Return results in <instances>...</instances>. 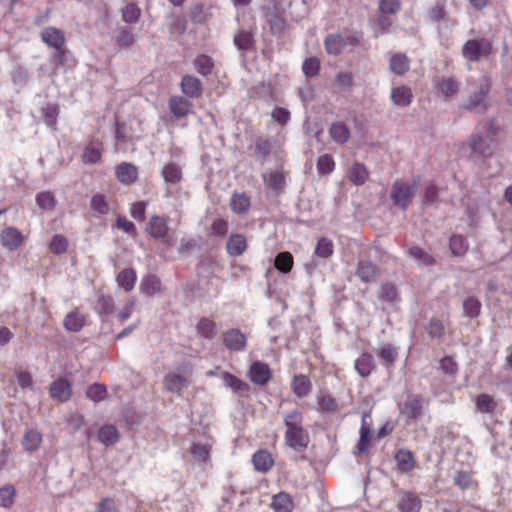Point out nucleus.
Listing matches in <instances>:
<instances>
[{
    "instance_id": "obj_61",
    "label": "nucleus",
    "mask_w": 512,
    "mask_h": 512,
    "mask_svg": "<svg viewBox=\"0 0 512 512\" xmlns=\"http://www.w3.org/2000/svg\"><path fill=\"white\" fill-rule=\"evenodd\" d=\"M49 247L53 253L62 254L66 252L68 248V241L64 236L56 234L55 236H53Z\"/></svg>"
},
{
    "instance_id": "obj_58",
    "label": "nucleus",
    "mask_w": 512,
    "mask_h": 512,
    "mask_svg": "<svg viewBox=\"0 0 512 512\" xmlns=\"http://www.w3.org/2000/svg\"><path fill=\"white\" fill-rule=\"evenodd\" d=\"M139 17L140 9L134 3H129L122 9V19L126 23H135Z\"/></svg>"
},
{
    "instance_id": "obj_50",
    "label": "nucleus",
    "mask_w": 512,
    "mask_h": 512,
    "mask_svg": "<svg viewBox=\"0 0 512 512\" xmlns=\"http://www.w3.org/2000/svg\"><path fill=\"white\" fill-rule=\"evenodd\" d=\"M275 267L282 273H288L293 266V257L289 252H281L275 258Z\"/></svg>"
},
{
    "instance_id": "obj_7",
    "label": "nucleus",
    "mask_w": 512,
    "mask_h": 512,
    "mask_svg": "<svg viewBox=\"0 0 512 512\" xmlns=\"http://www.w3.org/2000/svg\"><path fill=\"white\" fill-rule=\"evenodd\" d=\"M233 43L235 47L241 52L242 56H245L249 52L256 50V39L255 33L251 29H238L233 37Z\"/></svg>"
},
{
    "instance_id": "obj_29",
    "label": "nucleus",
    "mask_w": 512,
    "mask_h": 512,
    "mask_svg": "<svg viewBox=\"0 0 512 512\" xmlns=\"http://www.w3.org/2000/svg\"><path fill=\"white\" fill-rule=\"evenodd\" d=\"M376 368V364L372 354L363 353L356 361H355V369L362 377L369 376L372 371Z\"/></svg>"
},
{
    "instance_id": "obj_9",
    "label": "nucleus",
    "mask_w": 512,
    "mask_h": 512,
    "mask_svg": "<svg viewBox=\"0 0 512 512\" xmlns=\"http://www.w3.org/2000/svg\"><path fill=\"white\" fill-rule=\"evenodd\" d=\"M422 506L420 498L413 492L398 493L397 508L399 512H419Z\"/></svg>"
},
{
    "instance_id": "obj_8",
    "label": "nucleus",
    "mask_w": 512,
    "mask_h": 512,
    "mask_svg": "<svg viewBox=\"0 0 512 512\" xmlns=\"http://www.w3.org/2000/svg\"><path fill=\"white\" fill-rule=\"evenodd\" d=\"M471 154L475 157H491L493 154L492 139L488 136L473 135L469 141Z\"/></svg>"
},
{
    "instance_id": "obj_36",
    "label": "nucleus",
    "mask_w": 512,
    "mask_h": 512,
    "mask_svg": "<svg viewBox=\"0 0 512 512\" xmlns=\"http://www.w3.org/2000/svg\"><path fill=\"white\" fill-rule=\"evenodd\" d=\"M271 506L275 512H292L293 500L289 494L280 492L273 497Z\"/></svg>"
},
{
    "instance_id": "obj_51",
    "label": "nucleus",
    "mask_w": 512,
    "mask_h": 512,
    "mask_svg": "<svg viewBox=\"0 0 512 512\" xmlns=\"http://www.w3.org/2000/svg\"><path fill=\"white\" fill-rule=\"evenodd\" d=\"M223 381L227 387L231 388L234 392L237 393L245 392L249 388L245 382L230 374L229 372L224 373Z\"/></svg>"
},
{
    "instance_id": "obj_12",
    "label": "nucleus",
    "mask_w": 512,
    "mask_h": 512,
    "mask_svg": "<svg viewBox=\"0 0 512 512\" xmlns=\"http://www.w3.org/2000/svg\"><path fill=\"white\" fill-rule=\"evenodd\" d=\"M181 91L184 95H186L188 98L195 99L202 95L203 92V84L195 76L192 75H185L181 79Z\"/></svg>"
},
{
    "instance_id": "obj_32",
    "label": "nucleus",
    "mask_w": 512,
    "mask_h": 512,
    "mask_svg": "<svg viewBox=\"0 0 512 512\" xmlns=\"http://www.w3.org/2000/svg\"><path fill=\"white\" fill-rule=\"evenodd\" d=\"M312 388L311 381L306 375H295L292 381L293 392L300 398L307 396Z\"/></svg>"
},
{
    "instance_id": "obj_44",
    "label": "nucleus",
    "mask_w": 512,
    "mask_h": 512,
    "mask_svg": "<svg viewBox=\"0 0 512 512\" xmlns=\"http://www.w3.org/2000/svg\"><path fill=\"white\" fill-rule=\"evenodd\" d=\"M115 42L121 48H130L136 43V36L128 28H119Z\"/></svg>"
},
{
    "instance_id": "obj_53",
    "label": "nucleus",
    "mask_w": 512,
    "mask_h": 512,
    "mask_svg": "<svg viewBox=\"0 0 512 512\" xmlns=\"http://www.w3.org/2000/svg\"><path fill=\"white\" fill-rule=\"evenodd\" d=\"M16 496V490L12 485H5L0 488V506L10 508Z\"/></svg>"
},
{
    "instance_id": "obj_13",
    "label": "nucleus",
    "mask_w": 512,
    "mask_h": 512,
    "mask_svg": "<svg viewBox=\"0 0 512 512\" xmlns=\"http://www.w3.org/2000/svg\"><path fill=\"white\" fill-rule=\"evenodd\" d=\"M41 40L49 47L61 49L65 45V35L62 30L56 27H47L42 30Z\"/></svg>"
},
{
    "instance_id": "obj_25",
    "label": "nucleus",
    "mask_w": 512,
    "mask_h": 512,
    "mask_svg": "<svg viewBox=\"0 0 512 512\" xmlns=\"http://www.w3.org/2000/svg\"><path fill=\"white\" fill-rule=\"evenodd\" d=\"M161 175L168 184H178L183 178L182 168L175 162L167 163L161 171Z\"/></svg>"
},
{
    "instance_id": "obj_2",
    "label": "nucleus",
    "mask_w": 512,
    "mask_h": 512,
    "mask_svg": "<svg viewBox=\"0 0 512 512\" xmlns=\"http://www.w3.org/2000/svg\"><path fill=\"white\" fill-rule=\"evenodd\" d=\"M491 79L487 76L482 77L476 89L468 96L467 102L463 108L471 112L484 114L489 108L488 96L491 90Z\"/></svg>"
},
{
    "instance_id": "obj_46",
    "label": "nucleus",
    "mask_w": 512,
    "mask_h": 512,
    "mask_svg": "<svg viewBox=\"0 0 512 512\" xmlns=\"http://www.w3.org/2000/svg\"><path fill=\"white\" fill-rule=\"evenodd\" d=\"M117 282L125 291H131L136 282L135 271L132 268L122 270L117 276Z\"/></svg>"
},
{
    "instance_id": "obj_47",
    "label": "nucleus",
    "mask_w": 512,
    "mask_h": 512,
    "mask_svg": "<svg viewBox=\"0 0 512 512\" xmlns=\"http://www.w3.org/2000/svg\"><path fill=\"white\" fill-rule=\"evenodd\" d=\"M368 179V171L363 164L355 163L349 171V180L355 185H362Z\"/></svg>"
},
{
    "instance_id": "obj_10",
    "label": "nucleus",
    "mask_w": 512,
    "mask_h": 512,
    "mask_svg": "<svg viewBox=\"0 0 512 512\" xmlns=\"http://www.w3.org/2000/svg\"><path fill=\"white\" fill-rule=\"evenodd\" d=\"M223 343L231 351H243L246 348V336L239 329H229L223 334Z\"/></svg>"
},
{
    "instance_id": "obj_57",
    "label": "nucleus",
    "mask_w": 512,
    "mask_h": 512,
    "mask_svg": "<svg viewBox=\"0 0 512 512\" xmlns=\"http://www.w3.org/2000/svg\"><path fill=\"white\" fill-rule=\"evenodd\" d=\"M315 254L321 258H328L333 254V242L328 238L319 239L316 248Z\"/></svg>"
},
{
    "instance_id": "obj_21",
    "label": "nucleus",
    "mask_w": 512,
    "mask_h": 512,
    "mask_svg": "<svg viewBox=\"0 0 512 512\" xmlns=\"http://www.w3.org/2000/svg\"><path fill=\"white\" fill-rule=\"evenodd\" d=\"M251 149H253V157L263 164L272 151V144L267 138L257 137Z\"/></svg>"
},
{
    "instance_id": "obj_52",
    "label": "nucleus",
    "mask_w": 512,
    "mask_h": 512,
    "mask_svg": "<svg viewBox=\"0 0 512 512\" xmlns=\"http://www.w3.org/2000/svg\"><path fill=\"white\" fill-rule=\"evenodd\" d=\"M36 203L41 209L52 211L55 208L56 199L51 192L44 191L36 195Z\"/></svg>"
},
{
    "instance_id": "obj_30",
    "label": "nucleus",
    "mask_w": 512,
    "mask_h": 512,
    "mask_svg": "<svg viewBox=\"0 0 512 512\" xmlns=\"http://www.w3.org/2000/svg\"><path fill=\"white\" fill-rule=\"evenodd\" d=\"M367 415L362 417V425L360 428V438L356 445V449L358 454L366 453L370 447L372 433L366 422Z\"/></svg>"
},
{
    "instance_id": "obj_24",
    "label": "nucleus",
    "mask_w": 512,
    "mask_h": 512,
    "mask_svg": "<svg viewBox=\"0 0 512 512\" xmlns=\"http://www.w3.org/2000/svg\"><path fill=\"white\" fill-rule=\"evenodd\" d=\"M117 179L124 184H132L137 180V168L130 163H121L116 167Z\"/></svg>"
},
{
    "instance_id": "obj_16",
    "label": "nucleus",
    "mask_w": 512,
    "mask_h": 512,
    "mask_svg": "<svg viewBox=\"0 0 512 512\" xmlns=\"http://www.w3.org/2000/svg\"><path fill=\"white\" fill-rule=\"evenodd\" d=\"M0 239L4 247L9 250H15L21 245L23 236L18 229L7 227L2 231Z\"/></svg>"
},
{
    "instance_id": "obj_26",
    "label": "nucleus",
    "mask_w": 512,
    "mask_h": 512,
    "mask_svg": "<svg viewBox=\"0 0 512 512\" xmlns=\"http://www.w3.org/2000/svg\"><path fill=\"white\" fill-rule=\"evenodd\" d=\"M329 134L332 140L338 144H345L350 138L348 126L341 121L334 122L329 128Z\"/></svg>"
},
{
    "instance_id": "obj_62",
    "label": "nucleus",
    "mask_w": 512,
    "mask_h": 512,
    "mask_svg": "<svg viewBox=\"0 0 512 512\" xmlns=\"http://www.w3.org/2000/svg\"><path fill=\"white\" fill-rule=\"evenodd\" d=\"M91 208L94 212L105 215L109 212L108 204L103 195L96 194L91 199Z\"/></svg>"
},
{
    "instance_id": "obj_4",
    "label": "nucleus",
    "mask_w": 512,
    "mask_h": 512,
    "mask_svg": "<svg viewBox=\"0 0 512 512\" xmlns=\"http://www.w3.org/2000/svg\"><path fill=\"white\" fill-rule=\"evenodd\" d=\"M417 183L418 180L414 181V185H409L401 180L395 181L390 190V198L393 204L405 211L415 197Z\"/></svg>"
},
{
    "instance_id": "obj_5",
    "label": "nucleus",
    "mask_w": 512,
    "mask_h": 512,
    "mask_svg": "<svg viewBox=\"0 0 512 512\" xmlns=\"http://www.w3.org/2000/svg\"><path fill=\"white\" fill-rule=\"evenodd\" d=\"M146 232L154 239L161 240L163 243L171 245L169 237L168 218L153 215L146 225Z\"/></svg>"
},
{
    "instance_id": "obj_56",
    "label": "nucleus",
    "mask_w": 512,
    "mask_h": 512,
    "mask_svg": "<svg viewBox=\"0 0 512 512\" xmlns=\"http://www.w3.org/2000/svg\"><path fill=\"white\" fill-rule=\"evenodd\" d=\"M335 168V162L330 154L321 155L317 160V170L320 174H330Z\"/></svg>"
},
{
    "instance_id": "obj_60",
    "label": "nucleus",
    "mask_w": 512,
    "mask_h": 512,
    "mask_svg": "<svg viewBox=\"0 0 512 512\" xmlns=\"http://www.w3.org/2000/svg\"><path fill=\"white\" fill-rule=\"evenodd\" d=\"M320 70V61L315 57L307 58L302 65V71L307 77L318 75Z\"/></svg>"
},
{
    "instance_id": "obj_54",
    "label": "nucleus",
    "mask_w": 512,
    "mask_h": 512,
    "mask_svg": "<svg viewBox=\"0 0 512 512\" xmlns=\"http://www.w3.org/2000/svg\"><path fill=\"white\" fill-rule=\"evenodd\" d=\"M86 396L94 402H99L106 398L107 389L104 385L95 383L87 388Z\"/></svg>"
},
{
    "instance_id": "obj_27",
    "label": "nucleus",
    "mask_w": 512,
    "mask_h": 512,
    "mask_svg": "<svg viewBox=\"0 0 512 512\" xmlns=\"http://www.w3.org/2000/svg\"><path fill=\"white\" fill-rule=\"evenodd\" d=\"M42 443V434L33 428L27 429L22 438V445L28 452H34L39 449Z\"/></svg>"
},
{
    "instance_id": "obj_63",
    "label": "nucleus",
    "mask_w": 512,
    "mask_h": 512,
    "mask_svg": "<svg viewBox=\"0 0 512 512\" xmlns=\"http://www.w3.org/2000/svg\"><path fill=\"white\" fill-rule=\"evenodd\" d=\"M44 119L47 126L52 129H55L57 116H58V108L54 104H47L43 109Z\"/></svg>"
},
{
    "instance_id": "obj_18",
    "label": "nucleus",
    "mask_w": 512,
    "mask_h": 512,
    "mask_svg": "<svg viewBox=\"0 0 512 512\" xmlns=\"http://www.w3.org/2000/svg\"><path fill=\"white\" fill-rule=\"evenodd\" d=\"M72 388L69 382L65 379L54 381L50 386V395L52 398L61 402H66L70 399Z\"/></svg>"
},
{
    "instance_id": "obj_42",
    "label": "nucleus",
    "mask_w": 512,
    "mask_h": 512,
    "mask_svg": "<svg viewBox=\"0 0 512 512\" xmlns=\"http://www.w3.org/2000/svg\"><path fill=\"white\" fill-rule=\"evenodd\" d=\"M140 291L147 295H154L161 292V281L155 275H148L140 284Z\"/></svg>"
},
{
    "instance_id": "obj_59",
    "label": "nucleus",
    "mask_w": 512,
    "mask_h": 512,
    "mask_svg": "<svg viewBox=\"0 0 512 512\" xmlns=\"http://www.w3.org/2000/svg\"><path fill=\"white\" fill-rule=\"evenodd\" d=\"M265 182L268 187L279 190L282 189L285 185V175L279 171H273L268 175V178L265 179Z\"/></svg>"
},
{
    "instance_id": "obj_55",
    "label": "nucleus",
    "mask_w": 512,
    "mask_h": 512,
    "mask_svg": "<svg viewBox=\"0 0 512 512\" xmlns=\"http://www.w3.org/2000/svg\"><path fill=\"white\" fill-rule=\"evenodd\" d=\"M426 331L431 338L441 339L445 335L444 324L437 318H432L429 321Z\"/></svg>"
},
{
    "instance_id": "obj_31",
    "label": "nucleus",
    "mask_w": 512,
    "mask_h": 512,
    "mask_svg": "<svg viewBox=\"0 0 512 512\" xmlns=\"http://www.w3.org/2000/svg\"><path fill=\"white\" fill-rule=\"evenodd\" d=\"M85 316L77 311L69 312L63 321L66 330L70 332H79L85 325Z\"/></svg>"
},
{
    "instance_id": "obj_38",
    "label": "nucleus",
    "mask_w": 512,
    "mask_h": 512,
    "mask_svg": "<svg viewBox=\"0 0 512 512\" xmlns=\"http://www.w3.org/2000/svg\"><path fill=\"white\" fill-rule=\"evenodd\" d=\"M98 439L105 446H112L119 440V433L115 426L104 425L98 431Z\"/></svg>"
},
{
    "instance_id": "obj_15",
    "label": "nucleus",
    "mask_w": 512,
    "mask_h": 512,
    "mask_svg": "<svg viewBox=\"0 0 512 512\" xmlns=\"http://www.w3.org/2000/svg\"><path fill=\"white\" fill-rule=\"evenodd\" d=\"M378 273V267L369 260H360L357 264L356 274L365 283L374 282Z\"/></svg>"
},
{
    "instance_id": "obj_33",
    "label": "nucleus",
    "mask_w": 512,
    "mask_h": 512,
    "mask_svg": "<svg viewBox=\"0 0 512 512\" xmlns=\"http://www.w3.org/2000/svg\"><path fill=\"white\" fill-rule=\"evenodd\" d=\"M101 156V143L98 141H92L85 147L82 154V160L85 164H96L100 161Z\"/></svg>"
},
{
    "instance_id": "obj_23",
    "label": "nucleus",
    "mask_w": 512,
    "mask_h": 512,
    "mask_svg": "<svg viewBox=\"0 0 512 512\" xmlns=\"http://www.w3.org/2000/svg\"><path fill=\"white\" fill-rule=\"evenodd\" d=\"M252 463L255 470L266 473L272 468L274 460L267 450H259L253 455Z\"/></svg>"
},
{
    "instance_id": "obj_45",
    "label": "nucleus",
    "mask_w": 512,
    "mask_h": 512,
    "mask_svg": "<svg viewBox=\"0 0 512 512\" xmlns=\"http://www.w3.org/2000/svg\"><path fill=\"white\" fill-rule=\"evenodd\" d=\"M230 207L234 213L244 214L250 208V199L244 194H234L230 201Z\"/></svg>"
},
{
    "instance_id": "obj_39",
    "label": "nucleus",
    "mask_w": 512,
    "mask_h": 512,
    "mask_svg": "<svg viewBox=\"0 0 512 512\" xmlns=\"http://www.w3.org/2000/svg\"><path fill=\"white\" fill-rule=\"evenodd\" d=\"M189 16L192 22L203 24L211 17V13L203 3H196L190 8Z\"/></svg>"
},
{
    "instance_id": "obj_6",
    "label": "nucleus",
    "mask_w": 512,
    "mask_h": 512,
    "mask_svg": "<svg viewBox=\"0 0 512 512\" xmlns=\"http://www.w3.org/2000/svg\"><path fill=\"white\" fill-rule=\"evenodd\" d=\"M424 399L421 395L410 396L403 404H399V410L404 414L408 423L417 422L423 415Z\"/></svg>"
},
{
    "instance_id": "obj_43",
    "label": "nucleus",
    "mask_w": 512,
    "mask_h": 512,
    "mask_svg": "<svg viewBox=\"0 0 512 512\" xmlns=\"http://www.w3.org/2000/svg\"><path fill=\"white\" fill-rule=\"evenodd\" d=\"M481 302L474 296H469L462 303L463 314L468 318H476L481 311Z\"/></svg>"
},
{
    "instance_id": "obj_11",
    "label": "nucleus",
    "mask_w": 512,
    "mask_h": 512,
    "mask_svg": "<svg viewBox=\"0 0 512 512\" xmlns=\"http://www.w3.org/2000/svg\"><path fill=\"white\" fill-rule=\"evenodd\" d=\"M168 107L176 119H181L191 112L193 104L183 96H172L168 101Z\"/></svg>"
},
{
    "instance_id": "obj_1",
    "label": "nucleus",
    "mask_w": 512,
    "mask_h": 512,
    "mask_svg": "<svg viewBox=\"0 0 512 512\" xmlns=\"http://www.w3.org/2000/svg\"><path fill=\"white\" fill-rule=\"evenodd\" d=\"M283 421L286 427L285 443L288 447L297 452L304 451L310 442L308 431L303 427V414L300 410L294 409L283 414Z\"/></svg>"
},
{
    "instance_id": "obj_20",
    "label": "nucleus",
    "mask_w": 512,
    "mask_h": 512,
    "mask_svg": "<svg viewBox=\"0 0 512 512\" xmlns=\"http://www.w3.org/2000/svg\"><path fill=\"white\" fill-rule=\"evenodd\" d=\"M391 101L399 107H407L413 100V93L408 86L395 87L391 91Z\"/></svg>"
},
{
    "instance_id": "obj_19",
    "label": "nucleus",
    "mask_w": 512,
    "mask_h": 512,
    "mask_svg": "<svg viewBox=\"0 0 512 512\" xmlns=\"http://www.w3.org/2000/svg\"><path fill=\"white\" fill-rule=\"evenodd\" d=\"M395 461L397 468L403 473L410 472L416 465L414 454L407 449H399L395 454Z\"/></svg>"
},
{
    "instance_id": "obj_28",
    "label": "nucleus",
    "mask_w": 512,
    "mask_h": 512,
    "mask_svg": "<svg viewBox=\"0 0 512 512\" xmlns=\"http://www.w3.org/2000/svg\"><path fill=\"white\" fill-rule=\"evenodd\" d=\"M324 44L328 54L338 55L347 45V40L341 34H330L325 38Z\"/></svg>"
},
{
    "instance_id": "obj_22",
    "label": "nucleus",
    "mask_w": 512,
    "mask_h": 512,
    "mask_svg": "<svg viewBox=\"0 0 512 512\" xmlns=\"http://www.w3.org/2000/svg\"><path fill=\"white\" fill-rule=\"evenodd\" d=\"M163 384L166 390L173 393H180L183 388L188 387V380L177 373H169L164 377Z\"/></svg>"
},
{
    "instance_id": "obj_64",
    "label": "nucleus",
    "mask_w": 512,
    "mask_h": 512,
    "mask_svg": "<svg viewBox=\"0 0 512 512\" xmlns=\"http://www.w3.org/2000/svg\"><path fill=\"white\" fill-rule=\"evenodd\" d=\"M453 482L462 490L468 489L472 485L471 473L467 471H457Z\"/></svg>"
},
{
    "instance_id": "obj_41",
    "label": "nucleus",
    "mask_w": 512,
    "mask_h": 512,
    "mask_svg": "<svg viewBox=\"0 0 512 512\" xmlns=\"http://www.w3.org/2000/svg\"><path fill=\"white\" fill-rule=\"evenodd\" d=\"M196 328L198 333L206 339H213L217 334L216 323L209 318H201Z\"/></svg>"
},
{
    "instance_id": "obj_34",
    "label": "nucleus",
    "mask_w": 512,
    "mask_h": 512,
    "mask_svg": "<svg viewBox=\"0 0 512 512\" xmlns=\"http://www.w3.org/2000/svg\"><path fill=\"white\" fill-rule=\"evenodd\" d=\"M469 244L462 235H452L449 239V249L453 256L463 257L468 251Z\"/></svg>"
},
{
    "instance_id": "obj_35",
    "label": "nucleus",
    "mask_w": 512,
    "mask_h": 512,
    "mask_svg": "<svg viewBox=\"0 0 512 512\" xmlns=\"http://www.w3.org/2000/svg\"><path fill=\"white\" fill-rule=\"evenodd\" d=\"M475 405L480 413L492 414L497 408V402L494 398L486 393L479 394L476 397Z\"/></svg>"
},
{
    "instance_id": "obj_40",
    "label": "nucleus",
    "mask_w": 512,
    "mask_h": 512,
    "mask_svg": "<svg viewBox=\"0 0 512 512\" xmlns=\"http://www.w3.org/2000/svg\"><path fill=\"white\" fill-rule=\"evenodd\" d=\"M408 254L419 265L431 266L435 263V259L433 258V256L418 246L410 247L408 250Z\"/></svg>"
},
{
    "instance_id": "obj_48",
    "label": "nucleus",
    "mask_w": 512,
    "mask_h": 512,
    "mask_svg": "<svg viewBox=\"0 0 512 512\" xmlns=\"http://www.w3.org/2000/svg\"><path fill=\"white\" fill-rule=\"evenodd\" d=\"M195 69L198 73L203 76L211 74L214 63L211 57L208 55H198L194 60Z\"/></svg>"
},
{
    "instance_id": "obj_3",
    "label": "nucleus",
    "mask_w": 512,
    "mask_h": 512,
    "mask_svg": "<svg viewBox=\"0 0 512 512\" xmlns=\"http://www.w3.org/2000/svg\"><path fill=\"white\" fill-rule=\"evenodd\" d=\"M492 52V44L487 38L469 39L462 46V56L471 62L487 59Z\"/></svg>"
},
{
    "instance_id": "obj_49",
    "label": "nucleus",
    "mask_w": 512,
    "mask_h": 512,
    "mask_svg": "<svg viewBox=\"0 0 512 512\" xmlns=\"http://www.w3.org/2000/svg\"><path fill=\"white\" fill-rule=\"evenodd\" d=\"M376 353L387 367L392 366L398 356L396 348L391 344L383 345Z\"/></svg>"
},
{
    "instance_id": "obj_14",
    "label": "nucleus",
    "mask_w": 512,
    "mask_h": 512,
    "mask_svg": "<svg viewBox=\"0 0 512 512\" xmlns=\"http://www.w3.org/2000/svg\"><path fill=\"white\" fill-rule=\"evenodd\" d=\"M249 376L254 384L263 386L270 380L271 370L265 363L254 362L250 367Z\"/></svg>"
},
{
    "instance_id": "obj_17",
    "label": "nucleus",
    "mask_w": 512,
    "mask_h": 512,
    "mask_svg": "<svg viewBox=\"0 0 512 512\" xmlns=\"http://www.w3.org/2000/svg\"><path fill=\"white\" fill-rule=\"evenodd\" d=\"M247 240L243 234H232L226 242V250L230 256L242 255L247 249Z\"/></svg>"
},
{
    "instance_id": "obj_37",
    "label": "nucleus",
    "mask_w": 512,
    "mask_h": 512,
    "mask_svg": "<svg viewBox=\"0 0 512 512\" xmlns=\"http://www.w3.org/2000/svg\"><path fill=\"white\" fill-rule=\"evenodd\" d=\"M390 69L397 75H404L410 68L409 59L405 54H394L389 63Z\"/></svg>"
}]
</instances>
